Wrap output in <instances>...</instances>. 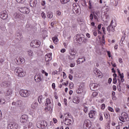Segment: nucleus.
Wrapping results in <instances>:
<instances>
[{
	"label": "nucleus",
	"instance_id": "1",
	"mask_svg": "<svg viewBox=\"0 0 129 129\" xmlns=\"http://www.w3.org/2000/svg\"><path fill=\"white\" fill-rule=\"evenodd\" d=\"M76 40L79 44L82 43H87V39L85 38V36L83 34H78L76 35Z\"/></svg>",
	"mask_w": 129,
	"mask_h": 129
},
{
	"label": "nucleus",
	"instance_id": "2",
	"mask_svg": "<svg viewBox=\"0 0 129 129\" xmlns=\"http://www.w3.org/2000/svg\"><path fill=\"white\" fill-rule=\"evenodd\" d=\"M15 72L18 77H24L26 75V73L21 68H16L15 70Z\"/></svg>",
	"mask_w": 129,
	"mask_h": 129
},
{
	"label": "nucleus",
	"instance_id": "3",
	"mask_svg": "<svg viewBox=\"0 0 129 129\" xmlns=\"http://www.w3.org/2000/svg\"><path fill=\"white\" fill-rule=\"evenodd\" d=\"M73 12L74 14H77V15H79L80 14V6L76 5V4H73Z\"/></svg>",
	"mask_w": 129,
	"mask_h": 129
},
{
	"label": "nucleus",
	"instance_id": "4",
	"mask_svg": "<svg viewBox=\"0 0 129 129\" xmlns=\"http://www.w3.org/2000/svg\"><path fill=\"white\" fill-rule=\"evenodd\" d=\"M70 55H69V60H73L76 57L77 51L74 49H71L70 50Z\"/></svg>",
	"mask_w": 129,
	"mask_h": 129
},
{
	"label": "nucleus",
	"instance_id": "5",
	"mask_svg": "<svg viewBox=\"0 0 129 129\" xmlns=\"http://www.w3.org/2000/svg\"><path fill=\"white\" fill-rule=\"evenodd\" d=\"M41 42L37 40L32 41L30 43V46L31 47H32V48H39Z\"/></svg>",
	"mask_w": 129,
	"mask_h": 129
},
{
	"label": "nucleus",
	"instance_id": "6",
	"mask_svg": "<svg viewBox=\"0 0 129 129\" xmlns=\"http://www.w3.org/2000/svg\"><path fill=\"white\" fill-rule=\"evenodd\" d=\"M43 79L44 77H43V75H42V74L36 75L34 77V80L36 83H40V81H43Z\"/></svg>",
	"mask_w": 129,
	"mask_h": 129
},
{
	"label": "nucleus",
	"instance_id": "7",
	"mask_svg": "<svg viewBox=\"0 0 129 129\" xmlns=\"http://www.w3.org/2000/svg\"><path fill=\"white\" fill-rule=\"evenodd\" d=\"M20 94L22 97H28L30 96V93L27 90H21L20 91Z\"/></svg>",
	"mask_w": 129,
	"mask_h": 129
},
{
	"label": "nucleus",
	"instance_id": "8",
	"mask_svg": "<svg viewBox=\"0 0 129 129\" xmlns=\"http://www.w3.org/2000/svg\"><path fill=\"white\" fill-rule=\"evenodd\" d=\"M18 123L15 122H10L8 125V129H17L18 128Z\"/></svg>",
	"mask_w": 129,
	"mask_h": 129
},
{
	"label": "nucleus",
	"instance_id": "9",
	"mask_svg": "<svg viewBox=\"0 0 129 129\" xmlns=\"http://www.w3.org/2000/svg\"><path fill=\"white\" fill-rule=\"evenodd\" d=\"M19 11L21 12V13L26 14V15H28V14L30 13V9H29V8L27 7H22L19 9Z\"/></svg>",
	"mask_w": 129,
	"mask_h": 129
},
{
	"label": "nucleus",
	"instance_id": "10",
	"mask_svg": "<svg viewBox=\"0 0 129 129\" xmlns=\"http://www.w3.org/2000/svg\"><path fill=\"white\" fill-rule=\"evenodd\" d=\"M99 86H98L97 84L95 83H92L90 84V89L93 91H95L96 90H97V89H98Z\"/></svg>",
	"mask_w": 129,
	"mask_h": 129
},
{
	"label": "nucleus",
	"instance_id": "11",
	"mask_svg": "<svg viewBox=\"0 0 129 129\" xmlns=\"http://www.w3.org/2000/svg\"><path fill=\"white\" fill-rule=\"evenodd\" d=\"M64 122V124H66L67 125H71V124L73 123V121H72V120L71 119H69V117L67 118V117H66Z\"/></svg>",
	"mask_w": 129,
	"mask_h": 129
},
{
	"label": "nucleus",
	"instance_id": "12",
	"mask_svg": "<svg viewBox=\"0 0 129 129\" xmlns=\"http://www.w3.org/2000/svg\"><path fill=\"white\" fill-rule=\"evenodd\" d=\"M8 18V14L6 11H4L1 12V19L2 20H6Z\"/></svg>",
	"mask_w": 129,
	"mask_h": 129
},
{
	"label": "nucleus",
	"instance_id": "13",
	"mask_svg": "<svg viewBox=\"0 0 129 129\" xmlns=\"http://www.w3.org/2000/svg\"><path fill=\"white\" fill-rule=\"evenodd\" d=\"M28 120V115H23L20 118V121L21 122H26Z\"/></svg>",
	"mask_w": 129,
	"mask_h": 129
},
{
	"label": "nucleus",
	"instance_id": "14",
	"mask_svg": "<svg viewBox=\"0 0 129 129\" xmlns=\"http://www.w3.org/2000/svg\"><path fill=\"white\" fill-rule=\"evenodd\" d=\"M37 4H38L37 0H30V5L32 8H35L37 6Z\"/></svg>",
	"mask_w": 129,
	"mask_h": 129
},
{
	"label": "nucleus",
	"instance_id": "15",
	"mask_svg": "<svg viewBox=\"0 0 129 129\" xmlns=\"http://www.w3.org/2000/svg\"><path fill=\"white\" fill-rule=\"evenodd\" d=\"M111 24H112V22H111L110 25L107 28V30L109 33H110V32H114L115 31L114 27L112 26Z\"/></svg>",
	"mask_w": 129,
	"mask_h": 129
},
{
	"label": "nucleus",
	"instance_id": "16",
	"mask_svg": "<svg viewBox=\"0 0 129 129\" xmlns=\"http://www.w3.org/2000/svg\"><path fill=\"white\" fill-rule=\"evenodd\" d=\"M24 61H25V59L23 58L17 57L16 59V62L18 64H22V63L24 62Z\"/></svg>",
	"mask_w": 129,
	"mask_h": 129
},
{
	"label": "nucleus",
	"instance_id": "17",
	"mask_svg": "<svg viewBox=\"0 0 129 129\" xmlns=\"http://www.w3.org/2000/svg\"><path fill=\"white\" fill-rule=\"evenodd\" d=\"M52 60V55L50 54H47L45 56V60L46 62H49Z\"/></svg>",
	"mask_w": 129,
	"mask_h": 129
},
{
	"label": "nucleus",
	"instance_id": "18",
	"mask_svg": "<svg viewBox=\"0 0 129 129\" xmlns=\"http://www.w3.org/2000/svg\"><path fill=\"white\" fill-rule=\"evenodd\" d=\"M85 61H86L85 57H80L78 60H77V64H80V63H83V62H85Z\"/></svg>",
	"mask_w": 129,
	"mask_h": 129
},
{
	"label": "nucleus",
	"instance_id": "19",
	"mask_svg": "<svg viewBox=\"0 0 129 129\" xmlns=\"http://www.w3.org/2000/svg\"><path fill=\"white\" fill-rule=\"evenodd\" d=\"M96 111L95 110H91L89 113V115L90 118H93V117L95 115Z\"/></svg>",
	"mask_w": 129,
	"mask_h": 129
},
{
	"label": "nucleus",
	"instance_id": "20",
	"mask_svg": "<svg viewBox=\"0 0 129 129\" xmlns=\"http://www.w3.org/2000/svg\"><path fill=\"white\" fill-rule=\"evenodd\" d=\"M17 107H22L23 106V101L22 100H17L16 101Z\"/></svg>",
	"mask_w": 129,
	"mask_h": 129
},
{
	"label": "nucleus",
	"instance_id": "21",
	"mask_svg": "<svg viewBox=\"0 0 129 129\" xmlns=\"http://www.w3.org/2000/svg\"><path fill=\"white\" fill-rule=\"evenodd\" d=\"M73 101L74 103H79V102H80V98L79 97H74Z\"/></svg>",
	"mask_w": 129,
	"mask_h": 129
},
{
	"label": "nucleus",
	"instance_id": "22",
	"mask_svg": "<svg viewBox=\"0 0 129 129\" xmlns=\"http://www.w3.org/2000/svg\"><path fill=\"white\" fill-rule=\"evenodd\" d=\"M48 125V123L46 121H41L40 122V127H42V126H43V127H46Z\"/></svg>",
	"mask_w": 129,
	"mask_h": 129
},
{
	"label": "nucleus",
	"instance_id": "23",
	"mask_svg": "<svg viewBox=\"0 0 129 129\" xmlns=\"http://www.w3.org/2000/svg\"><path fill=\"white\" fill-rule=\"evenodd\" d=\"M77 93L78 94H81V93H83V87L80 86L77 90Z\"/></svg>",
	"mask_w": 129,
	"mask_h": 129
},
{
	"label": "nucleus",
	"instance_id": "24",
	"mask_svg": "<svg viewBox=\"0 0 129 129\" xmlns=\"http://www.w3.org/2000/svg\"><path fill=\"white\" fill-rule=\"evenodd\" d=\"M84 126H86L88 128H89L90 127V125H89V122H88V120H85L84 122Z\"/></svg>",
	"mask_w": 129,
	"mask_h": 129
},
{
	"label": "nucleus",
	"instance_id": "25",
	"mask_svg": "<svg viewBox=\"0 0 129 129\" xmlns=\"http://www.w3.org/2000/svg\"><path fill=\"white\" fill-rule=\"evenodd\" d=\"M38 106V103L36 102H34L32 105H31V108L33 109H35V108H37V107Z\"/></svg>",
	"mask_w": 129,
	"mask_h": 129
},
{
	"label": "nucleus",
	"instance_id": "26",
	"mask_svg": "<svg viewBox=\"0 0 129 129\" xmlns=\"http://www.w3.org/2000/svg\"><path fill=\"white\" fill-rule=\"evenodd\" d=\"M34 28V26H33L32 25L30 24L29 23H27L26 25V28L27 30H30L29 29H33Z\"/></svg>",
	"mask_w": 129,
	"mask_h": 129
},
{
	"label": "nucleus",
	"instance_id": "27",
	"mask_svg": "<svg viewBox=\"0 0 129 129\" xmlns=\"http://www.w3.org/2000/svg\"><path fill=\"white\" fill-rule=\"evenodd\" d=\"M52 40L53 43H54L55 45H57V44H58V37H57V36H55L54 37H53Z\"/></svg>",
	"mask_w": 129,
	"mask_h": 129
},
{
	"label": "nucleus",
	"instance_id": "28",
	"mask_svg": "<svg viewBox=\"0 0 129 129\" xmlns=\"http://www.w3.org/2000/svg\"><path fill=\"white\" fill-rule=\"evenodd\" d=\"M14 17H15L16 19H20L22 18V15L20 13H16L14 14Z\"/></svg>",
	"mask_w": 129,
	"mask_h": 129
},
{
	"label": "nucleus",
	"instance_id": "29",
	"mask_svg": "<svg viewBox=\"0 0 129 129\" xmlns=\"http://www.w3.org/2000/svg\"><path fill=\"white\" fill-rule=\"evenodd\" d=\"M12 92H13V91H12V89H9L7 90L6 95H11V94H12Z\"/></svg>",
	"mask_w": 129,
	"mask_h": 129
},
{
	"label": "nucleus",
	"instance_id": "30",
	"mask_svg": "<svg viewBox=\"0 0 129 129\" xmlns=\"http://www.w3.org/2000/svg\"><path fill=\"white\" fill-rule=\"evenodd\" d=\"M121 116H123L124 118H125V119H126V118H127L128 117L127 114L125 112H122L121 113Z\"/></svg>",
	"mask_w": 129,
	"mask_h": 129
},
{
	"label": "nucleus",
	"instance_id": "31",
	"mask_svg": "<svg viewBox=\"0 0 129 129\" xmlns=\"http://www.w3.org/2000/svg\"><path fill=\"white\" fill-rule=\"evenodd\" d=\"M69 2H70V0H60V3L62 4V5L67 4V3H69Z\"/></svg>",
	"mask_w": 129,
	"mask_h": 129
},
{
	"label": "nucleus",
	"instance_id": "32",
	"mask_svg": "<svg viewBox=\"0 0 129 129\" xmlns=\"http://www.w3.org/2000/svg\"><path fill=\"white\" fill-rule=\"evenodd\" d=\"M49 104H51V101H50V99H47L45 105H49Z\"/></svg>",
	"mask_w": 129,
	"mask_h": 129
},
{
	"label": "nucleus",
	"instance_id": "33",
	"mask_svg": "<svg viewBox=\"0 0 129 129\" xmlns=\"http://www.w3.org/2000/svg\"><path fill=\"white\" fill-rule=\"evenodd\" d=\"M47 17L49 19H52L53 18V15L51 14L50 13H48L47 14Z\"/></svg>",
	"mask_w": 129,
	"mask_h": 129
},
{
	"label": "nucleus",
	"instance_id": "34",
	"mask_svg": "<svg viewBox=\"0 0 129 129\" xmlns=\"http://www.w3.org/2000/svg\"><path fill=\"white\" fill-rule=\"evenodd\" d=\"M42 98H43V96H40L38 97V100L39 103H41V102H42Z\"/></svg>",
	"mask_w": 129,
	"mask_h": 129
},
{
	"label": "nucleus",
	"instance_id": "35",
	"mask_svg": "<svg viewBox=\"0 0 129 129\" xmlns=\"http://www.w3.org/2000/svg\"><path fill=\"white\" fill-rule=\"evenodd\" d=\"M119 119L120 121H122V122H124V118L123 117V116H120L119 117Z\"/></svg>",
	"mask_w": 129,
	"mask_h": 129
},
{
	"label": "nucleus",
	"instance_id": "36",
	"mask_svg": "<svg viewBox=\"0 0 129 129\" xmlns=\"http://www.w3.org/2000/svg\"><path fill=\"white\" fill-rule=\"evenodd\" d=\"M124 77V76H123V73H122V76H120L121 82H123V81H124V79H123Z\"/></svg>",
	"mask_w": 129,
	"mask_h": 129
},
{
	"label": "nucleus",
	"instance_id": "37",
	"mask_svg": "<svg viewBox=\"0 0 129 129\" xmlns=\"http://www.w3.org/2000/svg\"><path fill=\"white\" fill-rule=\"evenodd\" d=\"M50 108H51V106L50 105L48 106L47 105L46 107L45 108V110H50Z\"/></svg>",
	"mask_w": 129,
	"mask_h": 129
},
{
	"label": "nucleus",
	"instance_id": "38",
	"mask_svg": "<svg viewBox=\"0 0 129 129\" xmlns=\"http://www.w3.org/2000/svg\"><path fill=\"white\" fill-rule=\"evenodd\" d=\"M16 2L19 3V4H24L25 0H16Z\"/></svg>",
	"mask_w": 129,
	"mask_h": 129
},
{
	"label": "nucleus",
	"instance_id": "39",
	"mask_svg": "<svg viewBox=\"0 0 129 129\" xmlns=\"http://www.w3.org/2000/svg\"><path fill=\"white\" fill-rule=\"evenodd\" d=\"M117 89L118 91L119 92L121 91V89H120V81H119V84L117 86Z\"/></svg>",
	"mask_w": 129,
	"mask_h": 129
},
{
	"label": "nucleus",
	"instance_id": "40",
	"mask_svg": "<svg viewBox=\"0 0 129 129\" xmlns=\"http://www.w3.org/2000/svg\"><path fill=\"white\" fill-rule=\"evenodd\" d=\"M28 53L30 56H33V51L32 50H28Z\"/></svg>",
	"mask_w": 129,
	"mask_h": 129
},
{
	"label": "nucleus",
	"instance_id": "41",
	"mask_svg": "<svg viewBox=\"0 0 129 129\" xmlns=\"http://www.w3.org/2000/svg\"><path fill=\"white\" fill-rule=\"evenodd\" d=\"M125 39V32H124V35L122 37L120 42H123V41H124Z\"/></svg>",
	"mask_w": 129,
	"mask_h": 129
},
{
	"label": "nucleus",
	"instance_id": "42",
	"mask_svg": "<svg viewBox=\"0 0 129 129\" xmlns=\"http://www.w3.org/2000/svg\"><path fill=\"white\" fill-rule=\"evenodd\" d=\"M89 9H90V10H91V9H92V5H91V1H89Z\"/></svg>",
	"mask_w": 129,
	"mask_h": 129
},
{
	"label": "nucleus",
	"instance_id": "43",
	"mask_svg": "<svg viewBox=\"0 0 129 129\" xmlns=\"http://www.w3.org/2000/svg\"><path fill=\"white\" fill-rule=\"evenodd\" d=\"M117 82V80H116V78H114L113 79V83L114 84H116Z\"/></svg>",
	"mask_w": 129,
	"mask_h": 129
},
{
	"label": "nucleus",
	"instance_id": "44",
	"mask_svg": "<svg viewBox=\"0 0 129 129\" xmlns=\"http://www.w3.org/2000/svg\"><path fill=\"white\" fill-rule=\"evenodd\" d=\"M104 9H105V12H108V11H109V7L108 6H105L104 7Z\"/></svg>",
	"mask_w": 129,
	"mask_h": 129
},
{
	"label": "nucleus",
	"instance_id": "45",
	"mask_svg": "<svg viewBox=\"0 0 129 129\" xmlns=\"http://www.w3.org/2000/svg\"><path fill=\"white\" fill-rule=\"evenodd\" d=\"M108 109L109 111H111V112H113L114 111L113 110V109L111 107H108Z\"/></svg>",
	"mask_w": 129,
	"mask_h": 129
},
{
	"label": "nucleus",
	"instance_id": "46",
	"mask_svg": "<svg viewBox=\"0 0 129 129\" xmlns=\"http://www.w3.org/2000/svg\"><path fill=\"white\" fill-rule=\"evenodd\" d=\"M94 18L95 20H97V13H93Z\"/></svg>",
	"mask_w": 129,
	"mask_h": 129
},
{
	"label": "nucleus",
	"instance_id": "47",
	"mask_svg": "<svg viewBox=\"0 0 129 129\" xmlns=\"http://www.w3.org/2000/svg\"><path fill=\"white\" fill-rule=\"evenodd\" d=\"M41 16H42V17L43 18V19H45L46 18V15L45 14V13L44 12H42L41 13Z\"/></svg>",
	"mask_w": 129,
	"mask_h": 129
},
{
	"label": "nucleus",
	"instance_id": "48",
	"mask_svg": "<svg viewBox=\"0 0 129 129\" xmlns=\"http://www.w3.org/2000/svg\"><path fill=\"white\" fill-rule=\"evenodd\" d=\"M117 72H118V75L120 77L121 76H122V73H120V71H119V70L118 69H117Z\"/></svg>",
	"mask_w": 129,
	"mask_h": 129
},
{
	"label": "nucleus",
	"instance_id": "49",
	"mask_svg": "<svg viewBox=\"0 0 129 129\" xmlns=\"http://www.w3.org/2000/svg\"><path fill=\"white\" fill-rule=\"evenodd\" d=\"M93 14H91L90 15V20H91V21H92L93 20Z\"/></svg>",
	"mask_w": 129,
	"mask_h": 129
},
{
	"label": "nucleus",
	"instance_id": "50",
	"mask_svg": "<svg viewBox=\"0 0 129 129\" xmlns=\"http://www.w3.org/2000/svg\"><path fill=\"white\" fill-rule=\"evenodd\" d=\"M69 83V82L68 81H67V83H63L62 85H65V86H68Z\"/></svg>",
	"mask_w": 129,
	"mask_h": 129
},
{
	"label": "nucleus",
	"instance_id": "51",
	"mask_svg": "<svg viewBox=\"0 0 129 129\" xmlns=\"http://www.w3.org/2000/svg\"><path fill=\"white\" fill-rule=\"evenodd\" d=\"M1 104H4L6 102V100L4 99H2L1 100Z\"/></svg>",
	"mask_w": 129,
	"mask_h": 129
},
{
	"label": "nucleus",
	"instance_id": "52",
	"mask_svg": "<svg viewBox=\"0 0 129 129\" xmlns=\"http://www.w3.org/2000/svg\"><path fill=\"white\" fill-rule=\"evenodd\" d=\"M99 115H100L99 120H103V117H102V114L100 113V114H99Z\"/></svg>",
	"mask_w": 129,
	"mask_h": 129
},
{
	"label": "nucleus",
	"instance_id": "53",
	"mask_svg": "<svg viewBox=\"0 0 129 129\" xmlns=\"http://www.w3.org/2000/svg\"><path fill=\"white\" fill-rule=\"evenodd\" d=\"M74 84L73 83H70V87L71 89L73 88V86H74Z\"/></svg>",
	"mask_w": 129,
	"mask_h": 129
},
{
	"label": "nucleus",
	"instance_id": "54",
	"mask_svg": "<svg viewBox=\"0 0 129 129\" xmlns=\"http://www.w3.org/2000/svg\"><path fill=\"white\" fill-rule=\"evenodd\" d=\"M105 108V104H102L101 105V109H104Z\"/></svg>",
	"mask_w": 129,
	"mask_h": 129
},
{
	"label": "nucleus",
	"instance_id": "55",
	"mask_svg": "<svg viewBox=\"0 0 129 129\" xmlns=\"http://www.w3.org/2000/svg\"><path fill=\"white\" fill-rule=\"evenodd\" d=\"M69 78L70 80H72L73 79V76L71 75H69Z\"/></svg>",
	"mask_w": 129,
	"mask_h": 129
},
{
	"label": "nucleus",
	"instance_id": "56",
	"mask_svg": "<svg viewBox=\"0 0 129 129\" xmlns=\"http://www.w3.org/2000/svg\"><path fill=\"white\" fill-rule=\"evenodd\" d=\"M60 52L61 53H65L66 52V49L65 48H62Z\"/></svg>",
	"mask_w": 129,
	"mask_h": 129
},
{
	"label": "nucleus",
	"instance_id": "57",
	"mask_svg": "<svg viewBox=\"0 0 129 129\" xmlns=\"http://www.w3.org/2000/svg\"><path fill=\"white\" fill-rule=\"evenodd\" d=\"M112 88H113V90H114V91H115V90H116V86L113 85L112 86Z\"/></svg>",
	"mask_w": 129,
	"mask_h": 129
},
{
	"label": "nucleus",
	"instance_id": "58",
	"mask_svg": "<svg viewBox=\"0 0 129 129\" xmlns=\"http://www.w3.org/2000/svg\"><path fill=\"white\" fill-rule=\"evenodd\" d=\"M45 5H46V2H45V1H43L41 2V5L42 6H45Z\"/></svg>",
	"mask_w": 129,
	"mask_h": 129
},
{
	"label": "nucleus",
	"instance_id": "59",
	"mask_svg": "<svg viewBox=\"0 0 129 129\" xmlns=\"http://www.w3.org/2000/svg\"><path fill=\"white\" fill-rule=\"evenodd\" d=\"M63 79H65L67 77V76H66V73H65V72H63Z\"/></svg>",
	"mask_w": 129,
	"mask_h": 129
},
{
	"label": "nucleus",
	"instance_id": "60",
	"mask_svg": "<svg viewBox=\"0 0 129 129\" xmlns=\"http://www.w3.org/2000/svg\"><path fill=\"white\" fill-rule=\"evenodd\" d=\"M97 94H98L97 93V92H93V96H96L97 95Z\"/></svg>",
	"mask_w": 129,
	"mask_h": 129
},
{
	"label": "nucleus",
	"instance_id": "61",
	"mask_svg": "<svg viewBox=\"0 0 129 129\" xmlns=\"http://www.w3.org/2000/svg\"><path fill=\"white\" fill-rule=\"evenodd\" d=\"M56 14L57 15V16H60L61 15V12L59 11H57L56 12Z\"/></svg>",
	"mask_w": 129,
	"mask_h": 129
},
{
	"label": "nucleus",
	"instance_id": "62",
	"mask_svg": "<svg viewBox=\"0 0 129 129\" xmlns=\"http://www.w3.org/2000/svg\"><path fill=\"white\" fill-rule=\"evenodd\" d=\"M70 67H74L75 66V63H72L70 65Z\"/></svg>",
	"mask_w": 129,
	"mask_h": 129
},
{
	"label": "nucleus",
	"instance_id": "63",
	"mask_svg": "<svg viewBox=\"0 0 129 129\" xmlns=\"http://www.w3.org/2000/svg\"><path fill=\"white\" fill-rule=\"evenodd\" d=\"M107 54L109 58H110V57H111V56L110 55V51H107Z\"/></svg>",
	"mask_w": 129,
	"mask_h": 129
},
{
	"label": "nucleus",
	"instance_id": "64",
	"mask_svg": "<svg viewBox=\"0 0 129 129\" xmlns=\"http://www.w3.org/2000/svg\"><path fill=\"white\" fill-rule=\"evenodd\" d=\"M53 120L54 123H57V119H56V118H53Z\"/></svg>",
	"mask_w": 129,
	"mask_h": 129
}]
</instances>
